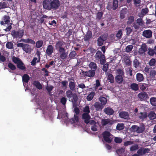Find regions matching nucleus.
Instances as JSON below:
<instances>
[{"label":"nucleus","instance_id":"obj_1","mask_svg":"<svg viewBox=\"0 0 156 156\" xmlns=\"http://www.w3.org/2000/svg\"><path fill=\"white\" fill-rule=\"evenodd\" d=\"M43 5L46 9L55 10L60 6V2L59 0H44Z\"/></svg>","mask_w":156,"mask_h":156},{"label":"nucleus","instance_id":"obj_2","mask_svg":"<svg viewBox=\"0 0 156 156\" xmlns=\"http://www.w3.org/2000/svg\"><path fill=\"white\" fill-rule=\"evenodd\" d=\"M131 131L138 133H143L145 129V126L143 123L141 124L139 126L133 125L131 127Z\"/></svg>","mask_w":156,"mask_h":156},{"label":"nucleus","instance_id":"obj_3","mask_svg":"<svg viewBox=\"0 0 156 156\" xmlns=\"http://www.w3.org/2000/svg\"><path fill=\"white\" fill-rule=\"evenodd\" d=\"M72 91L70 90H67L66 92V96L69 99L72 98L71 101L75 103L77 101L78 96L76 93H73Z\"/></svg>","mask_w":156,"mask_h":156},{"label":"nucleus","instance_id":"obj_4","mask_svg":"<svg viewBox=\"0 0 156 156\" xmlns=\"http://www.w3.org/2000/svg\"><path fill=\"white\" fill-rule=\"evenodd\" d=\"M95 58L96 60L100 61V63L103 65L105 62V56L100 51H98L95 56Z\"/></svg>","mask_w":156,"mask_h":156},{"label":"nucleus","instance_id":"obj_5","mask_svg":"<svg viewBox=\"0 0 156 156\" xmlns=\"http://www.w3.org/2000/svg\"><path fill=\"white\" fill-rule=\"evenodd\" d=\"M24 30L23 29L19 30L18 31L13 30L11 34L13 38H21L24 35Z\"/></svg>","mask_w":156,"mask_h":156},{"label":"nucleus","instance_id":"obj_6","mask_svg":"<svg viewBox=\"0 0 156 156\" xmlns=\"http://www.w3.org/2000/svg\"><path fill=\"white\" fill-rule=\"evenodd\" d=\"M17 46L18 47L22 48L23 50L27 53L30 52L31 51V46L29 44L20 43L17 44Z\"/></svg>","mask_w":156,"mask_h":156},{"label":"nucleus","instance_id":"obj_7","mask_svg":"<svg viewBox=\"0 0 156 156\" xmlns=\"http://www.w3.org/2000/svg\"><path fill=\"white\" fill-rule=\"evenodd\" d=\"M118 0H113L112 4L111 2H109L108 3L106 8L109 10H111V9L113 10H115L117 9L118 6Z\"/></svg>","mask_w":156,"mask_h":156},{"label":"nucleus","instance_id":"obj_8","mask_svg":"<svg viewBox=\"0 0 156 156\" xmlns=\"http://www.w3.org/2000/svg\"><path fill=\"white\" fill-rule=\"evenodd\" d=\"M138 100L141 101H146L149 98V96L147 93L144 91H142L137 95Z\"/></svg>","mask_w":156,"mask_h":156},{"label":"nucleus","instance_id":"obj_9","mask_svg":"<svg viewBox=\"0 0 156 156\" xmlns=\"http://www.w3.org/2000/svg\"><path fill=\"white\" fill-rule=\"evenodd\" d=\"M65 44V43L63 41H57L55 45V49L59 52L64 51L65 49L62 47V46L64 45Z\"/></svg>","mask_w":156,"mask_h":156},{"label":"nucleus","instance_id":"obj_10","mask_svg":"<svg viewBox=\"0 0 156 156\" xmlns=\"http://www.w3.org/2000/svg\"><path fill=\"white\" fill-rule=\"evenodd\" d=\"M102 135L104 140L105 141L109 143L111 142L112 140L109 137L111 134L109 132L106 131H105L103 133Z\"/></svg>","mask_w":156,"mask_h":156},{"label":"nucleus","instance_id":"obj_11","mask_svg":"<svg viewBox=\"0 0 156 156\" xmlns=\"http://www.w3.org/2000/svg\"><path fill=\"white\" fill-rule=\"evenodd\" d=\"M107 38V37L105 35L100 36L98 38L97 41L98 45L99 46H102L104 42L106 40Z\"/></svg>","mask_w":156,"mask_h":156},{"label":"nucleus","instance_id":"obj_12","mask_svg":"<svg viewBox=\"0 0 156 156\" xmlns=\"http://www.w3.org/2000/svg\"><path fill=\"white\" fill-rule=\"evenodd\" d=\"M142 35L147 38H149L152 37V32L150 30H145L143 32Z\"/></svg>","mask_w":156,"mask_h":156},{"label":"nucleus","instance_id":"obj_13","mask_svg":"<svg viewBox=\"0 0 156 156\" xmlns=\"http://www.w3.org/2000/svg\"><path fill=\"white\" fill-rule=\"evenodd\" d=\"M147 49V47L145 43H143L141 45V47L139 48L138 53L140 55H142L146 52Z\"/></svg>","mask_w":156,"mask_h":156},{"label":"nucleus","instance_id":"obj_14","mask_svg":"<svg viewBox=\"0 0 156 156\" xmlns=\"http://www.w3.org/2000/svg\"><path fill=\"white\" fill-rule=\"evenodd\" d=\"M90 117L89 113H84L82 115V119H84V122L86 124H88L89 122V120Z\"/></svg>","mask_w":156,"mask_h":156},{"label":"nucleus","instance_id":"obj_15","mask_svg":"<svg viewBox=\"0 0 156 156\" xmlns=\"http://www.w3.org/2000/svg\"><path fill=\"white\" fill-rule=\"evenodd\" d=\"M54 48L51 44L49 45L46 50V53L48 56H50L53 53Z\"/></svg>","mask_w":156,"mask_h":156},{"label":"nucleus","instance_id":"obj_16","mask_svg":"<svg viewBox=\"0 0 156 156\" xmlns=\"http://www.w3.org/2000/svg\"><path fill=\"white\" fill-rule=\"evenodd\" d=\"M104 112L108 115H111L114 113L113 110L111 107H107L104 109Z\"/></svg>","mask_w":156,"mask_h":156},{"label":"nucleus","instance_id":"obj_17","mask_svg":"<svg viewBox=\"0 0 156 156\" xmlns=\"http://www.w3.org/2000/svg\"><path fill=\"white\" fill-rule=\"evenodd\" d=\"M92 34L90 31H88L86 34L84 36L83 39L85 41H89L92 37Z\"/></svg>","mask_w":156,"mask_h":156},{"label":"nucleus","instance_id":"obj_18","mask_svg":"<svg viewBox=\"0 0 156 156\" xmlns=\"http://www.w3.org/2000/svg\"><path fill=\"white\" fill-rule=\"evenodd\" d=\"M119 116L121 118L128 119L129 117V115L126 112H122L119 113Z\"/></svg>","mask_w":156,"mask_h":156},{"label":"nucleus","instance_id":"obj_19","mask_svg":"<svg viewBox=\"0 0 156 156\" xmlns=\"http://www.w3.org/2000/svg\"><path fill=\"white\" fill-rule=\"evenodd\" d=\"M17 68L20 70H21L23 71H25L26 69V67L25 65L23 62L22 61L20 62L17 65Z\"/></svg>","mask_w":156,"mask_h":156},{"label":"nucleus","instance_id":"obj_20","mask_svg":"<svg viewBox=\"0 0 156 156\" xmlns=\"http://www.w3.org/2000/svg\"><path fill=\"white\" fill-rule=\"evenodd\" d=\"M96 110L97 111H101L103 108V106L99 102H96L94 105Z\"/></svg>","mask_w":156,"mask_h":156},{"label":"nucleus","instance_id":"obj_21","mask_svg":"<svg viewBox=\"0 0 156 156\" xmlns=\"http://www.w3.org/2000/svg\"><path fill=\"white\" fill-rule=\"evenodd\" d=\"M101 124L102 126H104L108 124H111V120L109 119H103L101 121Z\"/></svg>","mask_w":156,"mask_h":156},{"label":"nucleus","instance_id":"obj_22","mask_svg":"<svg viewBox=\"0 0 156 156\" xmlns=\"http://www.w3.org/2000/svg\"><path fill=\"white\" fill-rule=\"evenodd\" d=\"M30 80L29 76L27 74H24L22 77L23 83H28Z\"/></svg>","mask_w":156,"mask_h":156},{"label":"nucleus","instance_id":"obj_23","mask_svg":"<svg viewBox=\"0 0 156 156\" xmlns=\"http://www.w3.org/2000/svg\"><path fill=\"white\" fill-rule=\"evenodd\" d=\"M124 76L121 75H117L115 77V81L118 83H121L123 81Z\"/></svg>","mask_w":156,"mask_h":156},{"label":"nucleus","instance_id":"obj_24","mask_svg":"<svg viewBox=\"0 0 156 156\" xmlns=\"http://www.w3.org/2000/svg\"><path fill=\"white\" fill-rule=\"evenodd\" d=\"M96 71L94 70H89L87 71L86 76L88 77L94 76L95 74Z\"/></svg>","mask_w":156,"mask_h":156},{"label":"nucleus","instance_id":"obj_25","mask_svg":"<svg viewBox=\"0 0 156 156\" xmlns=\"http://www.w3.org/2000/svg\"><path fill=\"white\" fill-rule=\"evenodd\" d=\"M33 85L36 87L37 88L41 90L42 88V86L39 82L38 81L34 80L33 83Z\"/></svg>","mask_w":156,"mask_h":156},{"label":"nucleus","instance_id":"obj_26","mask_svg":"<svg viewBox=\"0 0 156 156\" xmlns=\"http://www.w3.org/2000/svg\"><path fill=\"white\" fill-rule=\"evenodd\" d=\"M89 67L91 70H94L96 71L97 69V66L96 63L93 62H90L88 65Z\"/></svg>","mask_w":156,"mask_h":156},{"label":"nucleus","instance_id":"obj_27","mask_svg":"<svg viewBox=\"0 0 156 156\" xmlns=\"http://www.w3.org/2000/svg\"><path fill=\"white\" fill-rule=\"evenodd\" d=\"M76 83L74 82L70 81L69 83L70 90L74 91L76 89Z\"/></svg>","mask_w":156,"mask_h":156},{"label":"nucleus","instance_id":"obj_28","mask_svg":"<svg viewBox=\"0 0 156 156\" xmlns=\"http://www.w3.org/2000/svg\"><path fill=\"white\" fill-rule=\"evenodd\" d=\"M99 101L101 102V104L103 106L105 105L107 103V99L105 97H100L99 98Z\"/></svg>","mask_w":156,"mask_h":156},{"label":"nucleus","instance_id":"obj_29","mask_svg":"<svg viewBox=\"0 0 156 156\" xmlns=\"http://www.w3.org/2000/svg\"><path fill=\"white\" fill-rule=\"evenodd\" d=\"M130 88L134 91H137L139 90L138 85L136 83H132L130 86Z\"/></svg>","mask_w":156,"mask_h":156},{"label":"nucleus","instance_id":"obj_30","mask_svg":"<svg viewBox=\"0 0 156 156\" xmlns=\"http://www.w3.org/2000/svg\"><path fill=\"white\" fill-rule=\"evenodd\" d=\"M136 79L137 80L138 82L143 81L144 79L143 74L140 73H137L136 75Z\"/></svg>","mask_w":156,"mask_h":156},{"label":"nucleus","instance_id":"obj_31","mask_svg":"<svg viewBox=\"0 0 156 156\" xmlns=\"http://www.w3.org/2000/svg\"><path fill=\"white\" fill-rule=\"evenodd\" d=\"M148 117L150 119H154L156 118V114L154 112L151 111L149 113Z\"/></svg>","mask_w":156,"mask_h":156},{"label":"nucleus","instance_id":"obj_32","mask_svg":"<svg viewBox=\"0 0 156 156\" xmlns=\"http://www.w3.org/2000/svg\"><path fill=\"white\" fill-rule=\"evenodd\" d=\"M127 9H122L121 10L120 13V17L121 19H124L125 17V15L126 13V10Z\"/></svg>","mask_w":156,"mask_h":156},{"label":"nucleus","instance_id":"obj_33","mask_svg":"<svg viewBox=\"0 0 156 156\" xmlns=\"http://www.w3.org/2000/svg\"><path fill=\"white\" fill-rule=\"evenodd\" d=\"M95 93L94 92H90L88 94L87 97V100L88 101H91L93 98L94 96L95 95Z\"/></svg>","mask_w":156,"mask_h":156},{"label":"nucleus","instance_id":"obj_34","mask_svg":"<svg viewBox=\"0 0 156 156\" xmlns=\"http://www.w3.org/2000/svg\"><path fill=\"white\" fill-rule=\"evenodd\" d=\"M2 20L6 23V24H7L10 22V18L9 16L5 15L3 17Z\"/></svg>","mask_w":156,"mask_h":156},{"label":"nucleus","instance_id":"obj_35","mask_svg":"<svg viewBox=\"0 0 156 156\" xmlns=\"http://www.w3.org/2000/svg\"><path fill=\"white\" fill-rule=\"evenodd\" d=\"M8 7V3L5 2H0V9H2Z\"/></svg>","mask_w":156,"mask_h":156},{"label":"nucleus","instance_id":"obj_36","mask_svg":"<svg viewBox=\"0 0 156 156\" xmlns=\"http://www.w3.org/2000/svg\"><path fill=\"white\" fill-rule=\"evenodd\" d=\"M128 21L127 22L128 25H130L134 21V17L133 16H131L128 17Z\"/></svg>","mask_w":156,"mask_h":156},{"label":"nucleus","instance_id":"obj_37","mask_svg":"<svg viewBox=\"0 0 156 156\" xmlns=\"http://www.w3.org/2000/svg\"><path fill=\"white\" fill-rule=\"evenodd\" d=\"M116 74L117 75L124 76V72L123 69L119 68L116 70Z\"/></svg>","mask_w":156,"mask_h":156},{"label":"nucleus","instance_id":"obj_38","mask_svg":"<svg viewBox=\"0 0 156 156\" xmlns=\"http://www.w3.org/2000/svg\"><path fill=\"white\" fill-rule=\"evenodd\" d=\"M59 52L60 54V57L61 59L64 60L67 57V55L65 52V50H64V51H62V52Z\"/></svg>","mask_w":156,"mask_h":156},{"label":"nucleus","instance_id":"obj_39","mask_svg":"<svg viewBox=\"0 0 156 156\" xmlns=\"http://www.w3.org/2000/svg\"><path fill=\"white\" fill-rule=\"evenodd\" d=\"M12 60L16 65L22 61L19 58L14 56L12 57Z\"/></svg>","mask_w":156,"mask_h":156},{"label":"nucleus","instance_id":"obj_40","mask_svg":"<svg viewBox=\"0 0 156 156\" xmlns=\"http://www.w3.org/2000/svg\"><path fill=\"white\" fill-rule=\"evenodd\" d=\"M140 115L139 116V118L140 119L144 120L145 118H146L147 117V112H142L140 113Z\"/></svg>","mask_w":156,"mask_h":156},{"label":"nucleus","instance_id":"obj_41","mask_svg":"<svg viewBox=\"0 0 156 156\" xmlns=\"http://www.w3.org/2000/svg\"><path fill=\"white\" fill-rule=\"evenodd\" d=\"M133 66L135 68H137L139 67L140 62L137 59H135L133 62Z\"/></svg>","mask_w":156,"mask_h":156},{"label":"nucleus","instance_id":"obj_42","mask_svg":"<svg viewBox=\"0 0 156 156\" xmlns=\"http://www.w3.org/2000/svg\"><path fill=\"white\" fill-rule=\"evenodd\" d=\"M151 104L153 106H156V98L152 97L150 99Z\"/></svg>","mask_w":156,"mask_h":156},{"label":"nucleus","instance_id":"obj_43","mask_svg":"<svg viewBox=\"0 0 156 156\" xmlns=\"http://www.w3.org/2000/svg\"><path fill=\"white\" fill-rule=\"evenodd\" d=\"M107 79L110 83H114V78L113 75L112 74H109L108 75Z\"/></svg>","mask_w":156,"mask_h":156},{"label":"nucleus","instance_id":"obj_44","mask_svg":"<svg viewBox=\"0 0 156 156\" xmlns=\"http://www.w3.org/2000/svg\"><path fill=\"white\" fill-rule=\"evenodd\" d=\"M124 62L126 66H129L131 65V61L129 57H126L125 59Z\"/></svg>","mask_w":156,"mask_h":156},{"label":"nucleus","instance_id":"obj_45","mask_svg":"<svg viewBox=\"0 0 156 156\" xmlns=\"http://www.w3.org/2000/svg\"><path fill=\"white\" fill-rule=\"evenodd\" d=\"M43 43L42 40L38 41L36 43V47L37 48H41L43 45Z\"/></svg>","mask_w":156,"mask_h":156},{"label":"nucleus","instance_id":"obj_46","mask_svg":"<svg viewBox=\"0 0 156 156\" xmlns=\"http://www.w3.org/2000/svg\"><path fill=\"white\" fill-rule=\"evenodd\" d=\"M124 128V126L123 123H118L116 127V129L119 130H122Z\"/></svg>","mask_w":156,"mask_h":156},{"label":"nucleus","instance_id":"obj_47","mask_svg":"<svg viewBox=\"0 0 156 156\" xmlns=\"http://www.w3.org/2000/svg\"><path fill=\"white\" fill-rule=\"evenodd\" d=\"M6 47L9 49H12L13 48V44L11 41L8 42L6 44Z\"/></svg>","mask_w":156,"mask_h":156},{"label":"nucleus","instance_id":"obj_48","mask_svg":"<svg viewBox=\"0 0 156 156\" xmlns=\"http://www.w3.org/2000/svg\"><path fill=\"white\" fill-rule=\"evenodd\" d=\"M150 75L151 78L155 79L156 78V71L154 70H151L150 73Z\"/></svg>","mask_w":156,"mask_h":156},{"label":"nucleus","instance_id":"obj_49","mask_svg":"<svg viewBox=\"0 0 156 156\" xmlns=\"http://www.w3.org/2000/svg\"><path fill=\"white\" fill-rule=\"evenodd\" d=\"M103 13L102 12H98L96 15V19L98 20H100L102 18Z\"/></svg>","mask_w":156,"mask_h":156},{"label":"nucleus","instance_id":"obj_50","mask_svg":"<svg viewBox=\"0 0 156 156\" xmlns=\"http://www.w3.org/2000/svg\"><path fill=\"white\" fill-rule=\"evenodd\" d=\"M8 67L11 70L13 71L15 70L16 69V66L10 62L8 63Z\"/></svg>","mask_w":156,"mask_h":156},{"label":"nucleus","instance_id":"obj_51","mask_svg":"<svg viewBox=\"0 0 156 156\" xmlns=\"http://www.w3.org/2000/svg\"><path fill=\"white\" fill-rule=\"evenodd\" d=\"M76 55V52L75 51H72L69 54V56L71 59L74 58V57Z\"/></svg>","mask_w":156,"mask_h":156},{"label":"nucleus","instance_id":"obj_52","mask_svg":"<svg viewBox=\"0 0 156 156\" xmlns=\"http://www.w3.org/2000/svg\"><path fill=\"white\" fill-rule=\"evenodd\" d=\"M136 22L140 26H142L144 24V22L141 18L137 19L136 20Z\"/></svg>","mask_w":156,"mask_h":156},{"label":"nucleus","instance_id":"obj_53","mask_svg":"<svg viewBox=\"0 0 156 156\" xmlns=\"http://www.w3.org/2000/svg\"><path fill=\"white\" fill-rule=\"evenodd\" d=\"M139 148V146L138 144H136L130 147V151H133L138 150Z\"/></svg>","mask_w":156,"mask_h":156},{"label":"nucleus","instance_id":"obj_54","mask_svg":"<svg viewBox=\"0 0 156 156\" xmlns=\"http://www.w3.org/2000/svg\"><path fill=\"white\" fill-rule=\"evenodd\" d=\"M37 58L36 57H34L31 62V65L34 66L35 65L36 62H38L40 61V59L37 60Z\"/></svg>","mask_w":156,"mask_h":156},{"label":"nucleus","instance_id":"obj_55","mask_svg":"<svg viewBox=\"0 0 156 156\" xmlns=\"http://www.w3.org/2000/svg\"><path fill=\"white\" fill-rule=\"evenodd\" d=\"M122 35V31L121 29H120L118 30L116 34V37L120 39L121 38Z\"/></svg>","mask_w":156,"mask_h":156},{"label":"nucleus","instance_id":"obj_56","mask_svg":"<svg viewBox=\"0 0 156 156\" xmlns=\"http://www.w3.org/2000/svg\"><path fill=\"white\" fill-rule=\"evenodd\" d=\"M133 46L132 45L127 46L126 48V51L127 52H129L131 51L133 48Z\"/></svg>","mask_w":156,"mask_h":156},{"label":"nucleus","instance_id":"obj_57","mask_svg":"<svg viewBox=\"0 0 156 156\" xmlns=\"http://www.w3.org/2000/svg\"><path fill=\"white\" fill-rule=\"evenodd\" d=\"M73 123H76L78 122H79V118L78 116L77 115L75 114L74 117L72 119Z\"/></svg>","mask_w":156,"mask_h":156},{"label":"nucleus","instance_id":"obj_58","mask_svg":"<svg viewBox=\"0 0 156 156\" xmlns=\"http://www.w3.org/2000/svg\"><path fill=\"white\" fill-rule=\"evenodd\" d=\"M148 9L147 8L143 9L141 10V14L143 16H144L148 12Z\"/></svg>","mask_w":156,"mask_h":156},{"label":"nucleus","instance_id":"obj_59","mask_svg":"<svg viewBox=\"0 0 156 156\" xmlns=\"http://www.w3.org/2000/svg\"><path fill=\"white\" fill-rule=\"evenodd\" d=\"M156 62V61L154 58H152L149 62V65L151 66H154L155 65Z\"/></svg>","mask_w":156,"mask_h":156},{"label":"nucleus","instance_id":"obj_60","mask_svg":"<svg viewBox=\"0 0 156 156\" xmlns=\"http://www.w3.org/2000/svg\"><path fill=\"white\" fill-rule=\"evenodd\" d=\"M126 34L127 35H130L131 32H132V30L131 27H127L126 29Z\"/></svg>","mask_w":156,"mask_h":156},{"label":"nucleus","instance_id":"obj_61","mask_svg":"<svg viewBox=\"0 0 156 156\" xmlns=\"http://www.w3.org/2000/svg\"><path fill=\"white\" fill-rule=\"evenodd\" d=\"M83 111L84 113H90V108L89 106L88 105H86L83 108Z\"/></svg>","mask_w":156,"mask_h":156},{"label":"nucleus","instance_id":"obj_62","mask_svg":"<svg viewBox=\"0 0 156 156\" xmlns=\"http://www.w3.org/2000/svg\"><path fill=\"white\" fill-rule=\"evenodd\" d=\"M45 88L48 92L50 93L51 91L52 90L53 87L51 85L49 86L48 84H47V86H46Z\"/></svg>","mask_w":156,"mask_h":156},{"label":"nucleus","instance_id":"obj_63","mask_svg":"<svg viewBox=\"0 0 156 156\" xmlns=\"http://www.w3.org/2000/svg\"><path fill=\"white\" fill-rule=\"evenodd\" d=\"M26 43L34 44H35V42L33 40L31 39L27 38Z\"/></svg>","mask_w":156,"mask_h":156},{"label":"nucleus","instance_id":"obj_64","mask_svg":"<svg viewBox=\"0 0 156 156\" xmlns=\"http://www.w3.org/2000/svg\"><path fill=\"white\" fill-rule=\"evenodd\" d=\"M101 83L100 81L99 80H96V83L94 85V88L95 90L97 89V88L100 85Z\"/></svg>","mask_w":156,"mask_h":156}]
</instances>
